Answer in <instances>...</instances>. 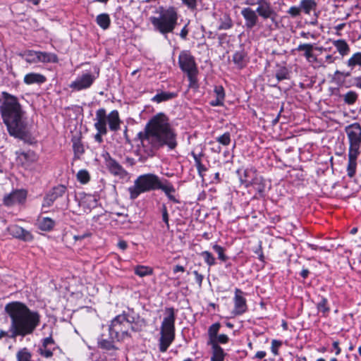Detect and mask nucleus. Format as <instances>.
Segmentation results:
<instances>
[{
  "label": "nucleus",
  "mask_w": 361,
  "mask_h": 361,
  "mask_svg": "<svg viewBox=\"0 0 361 361\" xmlns=\"http://www.w3.org/2000/svg\"><path fill=\"white\" fill-rule=\"evenodd\" d=\"M118 247L122 250H125L127 247H128V244L125 241V240H120L118 243Z\"/></svg>",
  "instance_id": "64"
},
{
  "label": "nucleus",
  "mask_w": 361,
  "mask_h": 361,
  "mask_svg": "<svg viewBox=\"0 0 361 361\" xmlns=\"http://www.w3.org/2000/svg\"><path fill=\"white\" fill-rule=\"evenodd\" d=\"M178 14L176 8H159L158 16H152L150 22L154 30L167 37L169 33H173L178 25Z\"/></svg>",
  "instance_id": "5"
},
{
  "label": "nucleus",
  "mask_w": 361,
  "mask_h": 361,
  "mask_svg": "<svg viewBox=\"0 0 361 361\" xmlns=\"http://www.w3.org/2000/svg\"><path fill=\"white\" fill-rule=\"evenodd\" d=\"M152 269L145 266H137L135 268V274L140 277L152 274Z\"/></svg>",
  "instance_id": "37"
},
{
  "label": "nucleus",
  "mask_w": 361,
  "mask_h": 361,
  "mask_svg": "<svg viewBox=\"0 0 361 361\" xmlns=\"http://www.w3.org/2000/svg\"><path fill=\"white\" fill-rule=\"evenodd\" d=\"M357 99V94L355 92L349 91L343 95L344 102L348 104H354Z\"/></svg>",
  "instance_id": "43"
},
{
  "label": "nucleus",
  "mask_w": 361,
  "mask_h": 361,
  "mask_svg": "<svg viewBox=\"0 0 361 361\" xmlns=\"http://www.w3.org/2000/svg\"><path fill=\"white\" fill-rule=\"evenodd\" d=\"M27 192L23 190H17L4 197V204L6 206H12L16 204L22 203L25 201Z\"/></svg>",
  "instance_id": "18"
},
{
  "label": "nucleus",
  "mask_w": 361,
  "mask_h": 361,
  "mask_svg": "<svg viewBox=\"0 0 361 361\" xmlns=\"http://www.w3.org/2000/svg\"><path fill=\"white\" fill-rule=\"evenodd\" d=\"M105 109L102 108L96 111L94 126L97 130L94 140L99 143L103 142L102 136L106 135L107 128L105 126Z\"/></svg>",
  "instance_id": "11"
},
{
  "label": "nucleus",
  "mask_w": 361,
  "mask_h": 361,
  "mask_svg": "<svg viewBox=\"0 0 361 361\" xmlns=\"http://www.w3.org/2000/svg\"><path fill=\"white\" fill-rule=\"evenodd\" d=\"M209 104L213 106H222L224 104V100H221L220 99H217L216 97L214 99H212Z\"/></svg>",
  "instance_id": "60"
},
{
  "label": "nucleus",
  "mask_w": 361,
  "mask_h": 361,
  "mask_svg": "<svg viewBox=\"0 0 361 361\" xmlns=\"http://www.w3.org/2000/svg\"><path fill=\"white\" fill-rule=\"evenodd\" d=\"M73 151L75 155L80 156L84 153V147L82 142L79 140H75L73 144Z\"/></svg>",
  "instance_id": "48"
},
{
  "label": "nucleus",
  "mask_w": 361,
  "mask_h": 361,
  "mask_svg": "<svg viewBox=\"0 0 361 361\" xmlns=\"http://www.w3.org/2000/svg\"><path fill=\"white\" fill-rule=\"evenodd\" d=\"M163 190L165 194L167 195V197L172 200L174 202H177L176 197L172 195V193L175 192V188L174 187L169 183L168 181L166 180V183L164 184L161 181L160 183V188H159V190Z\"/></svg>",
  "instance_id": "29"
},
{
  "label": "nucleus",
  "mask_w": 361,
  "mask_h": 361,
  "mask_svg": "<svg viewBox=\"0 0 361 361\" xmlns=\"http://www.w3.org/2000/svg\"><path fill=\"white\" fill-rule=\"evenodd\" d=\"M332 345H333V348L335 350V354L336 355H338L341 352V349L339 347V342L337 341H335L333 342Z\"/></svg>",
  "instance_id": "62"
},
{
  "label": "nucleus",
  "mask_w": 361,
  "mask_h": 361,
  "mask_svg": "<svg viewBox=\"0 0 361 361\" xmlns=\"http://www.w3.org/2000/svg\"><path fill=\"white\" fill-rule=\"evenodd\" d=\"M282 342L278 340H272L271 350L274 355H279V348L281 346Z\"/></svg>",
  "instance_id": "52"
},
{
  "label": "nucleus",
  "mask_w": 361,
  "mask_h": 361,
  "mask_svg": "<svg viewBox=\"0 0 361 361\" xmlns=\"http://www.w3.org/2000/svg\"><path fill=\"white\" fill-rule=\"evenodd\" d=\"M215 97L224 101L225 92L222 86H216L214 90Z\"/></svg>",
  "instance_id": "53"
},
{
  "label": "nucleus",
  "mask_w": 361,
  "mask_h": 361,
  "mask_svg": "<svg viewBox=\"0 0 361 361\" xmlns=\"http://www.w3.org/2000/svg\"><path fill=\"white\" fill-rule=\"evenodd\" d=\"M161 180L154 173L139 176L134 181V185L128 188L130 198L136 199L141 193L159 190Z\"/></svg>",
  "instance_id": "7"
},
{
  "label": "nucleus",
  "mask_w": 361,
  "mask_h": 361,
  "mask_svg": "<svg viewBox=\"0 0 361 361\" xmlns=\"http://www.w3.org/2000/svg\"><path fill=\"white\" fill-rule=\"evenodd\" d=\"M188 32H189V30L187 28V25H185L183 28L182 30H180V37L183 39H185L186 37H187V35H188Z\"/></svg>",
  "instance_id": "61"
},
{
  "label": "nucleus",
  "mask_w": 361,
  "mask_h": 361,
  "mask_svg": "<svg viewBox=\"0 0 361 361\" xmlns=\"http://www.w3.org/2000/svg\"><path fill=\"white\" fill-rule=\"evenodd\" d=\"M105 126L108 123L109 129L111 131L116 132L120 129L121 120L118 111L114 110L111 111L108 115L105 111Z\"/></svg>",
  "instance_id": "20"
},
{
  "label": "nucleus",
  "mask_w": 361,
  "mask_h": 361,
  "mask_svg": "<svg viewBox=\"0 0 361 361\" xmlns=\"http://www.w3.org/2000/svg\"><path fill=\"white\" fill-rule=\"evenodd\" d=\"M54 221L49 217H43L38 220V227L44 231H49L54 226Z\"/></svg>",
  "instance_id": "30"
},
{
  "label": "nucleus",
  "mask_w": 361,
  "mask_h": 361,
  "mask_svg": "<svg viewBox=\"0 0 361 361\" xmlns=\"http://www.w3.org/2000/svg\"><path fill=\"white\" fill-rule=\"evenodd\" d=\"M105 162L108 170L114 176L120 178H124L127 176L128 172L117 161L111 158L109 154H107L105 158Z\"/></svg>",
  "instance_id": "15"
},
{
  "label": "nucleus",
  "mask_w": 361,
  "mask_h": 361,
  "mask_svg": "<svg viewBox=\"0 0 361 361\" xmlns=\"http://www.w3.org/2000/svg\"><path fill=\"white\" fill-rule=\"evenodd\" d=\"M5 312L11 319V338L32 334L40 322V316L37 312L31 311L25 304L20 302L8 303L5 306Z\"/></svg>",
  "instance_id": "3"
},
{
  "label": "nucleus",
  "mask_w": 361,
  "mask_h": 361,
  "mask_svg": "<svg viewBox=\"0 0 361 361\" xmlns=\"http://www.w3.org/2000/svg\"><path fill=\"white\" fill-rule=\"evenodd\" d=\"M140 145L137 146V154L145 161L152 157L155 152L168 147L173 149L177 146L176 133L171 126L169 118L162 113L152 117L146 125L144 131L137 135Z\"/></svg>",
  "instance_id": "1"
},
{
  "label": "nucleus",
  "mask_w": 361,
  "mask_h": 361,
  "mask_svg": "<svg viewBox=\"0 0 361 361\" xmlns=\"http://www.w3.org/2000/svg\"><path fill=\"white\" fill-rule=\"evenodd\" d=\"M146 325L144 319L131 314H121L112 319L109 326V336L112 340L122 341L130 336V329L140 331Z\"/></svg>",
  "instance_id": "4"
},
{
  "label": "nucleus",
  "mask_w": 361,
  "mask_h": 361,
  "mask_svg": "<svg viewBox=\"0 0 361 361\" xmlns=\"http://www.w3.org/2000/svg\"><path fill=\"white\" fill-rule=\"evenodd\" d=\"M99 345L101 348L106 350H111L116 349L115 346L111 341L103 339L99 341Z\"/></svg>",
  "instance_id": "50"
},
{
  "label": "nucleus",
  "mask_w": 361,
  "mask_h": 361,
  "mask_svg": "<svg viewBox=\"0 0 361 361\" xmlns=\"http://www.w3.org/2000/svg\"><path fill=\"white\" fill-rule=\"evenodd\" d=\"M361 66V53L354 54L348 61V66L353 68L355 66Z\"/></svg>",
  "instance_id": "41"
},
{
  "label": "nucleus",
  "mask_w": 361,
  "mask_h": 361,
  "mask_svg": "<svg viewBox=\"0 0 361 361\" xmlns=\"http://www.w3.org/2000/svg\"><path fill=\"white\" fill-rule=\"evenodd\" d=\"M228 337L226 334H220L215 338V343L219 345V343L225 344L228 342Z\"/></svg>",
  "instance_id": "54"
},
{
  "label": "nucleus",
  "mask_w": 361,
  "mask_h": 361,
  "mask_svg": "<svg viewBox=\"0 0 361 361\" xmlns=\"http://www.w3.org/2000/svg\"><path fill=\"white\" fill-rule=\"evenodd\" d=\"M96 22L102 29H107L111 23L109 16L107 13H102L97 16Z\"/></svg>",
  "instance_id": "35"
},
{
  "label": "nucleus",
  "mask_w": 361,
  "mask_h": 361,
  "mask_svg": "<svg viewBox=\"0 0 361 361\" xmlns=\"http://www.w3.org/2000/svg\"><path fill=\"white\" fill-rule=\"evenodd\" d=\"M53 344H54V341L51 336H49L43 339L42 346L49 347L50 345Z\"/></svg>",
  "instance_id": "58"
},
{
  "label": "nucleus",
  "mask_w": 361,
  "mask_h": 361,
  "mask_svg": "<svg viewBox=\"0 0 361 361\" xmlns=\"http://www.w3.org/2000/svg\"><path fill=\"white\" fill-rule=\"evenodd\" d=\"M82 205L90 210L91 208L95 207L97 205V200L92 195H87L82 201Z\"/></svg>",
  "instance_id": "38"
},
{
  "label": "nucleus",
  "mask_w": 361,
  "mask_h": 361,
  "mask_svg": "<svg viewBox=\"0 0 361 361\" xmlns=\"http://www.w3.org/2000/svg\"><path fill=\"white\" fill-rule=\"evenodd\" d=\"M20 56L29 63H38V55L37 51L26 50L20 54Z\"/></svg>",
  "instance_id": "34"
},
{
  "label": "nucleus",
  "mask_w": 361,
  "mask_h": 361,
  "mask_svg": "<svg viewBox=\"0 0 361 361\" xmlns=\"http://www.w3.org/2000/svg\"><path fill=\"white\" fill-rule=\"evenodd\" d=\"M66 192V188L63 185H58L53 188L44 197L43 207H50L59 198Z\"/></svg>",
  "instance_id": "16"
},
{
  "label": "nucleus",
  "mask_w": 361,
  "mask_h": 361,
  "mask_svg": "<svg viewBox=\"0 0 361 361\" xmlns=\"http://www.w3.org/2000/svg\"><path fill=\"white\" fill-rule=\"evenodd\" d=\"M189 9L195 10L197 8V0H181Z\"/></svg>",
  "instance_id": "56"
},
{
  "label": "nucleus",
  "mask_w": 361,
  "mask_h": 361,
  "mask_svg": "<svg viewBox=\"0 0 361 361\" xmlns=\"http://www.w3.org/2000/svg\"><path fill=\"white\" fill-rule=\"evenodd\" d=\"M360 153L348 152V164L347 167L348 176L350 178L353 177L357 166V158Z\"/></svg>",
  "instance_id": "22"
},
{
  "label": "nucleus",
  "mask_w": 361,
  "mask_h": 361,
  "mask_svg": "<svg viewBox=\"0 0 361 361\" xmlns=\"http://www.w3.org/2000/svg\"><path fill=\"white\" fill-rule=\"evenodd\" d=\"M23 81L27 85L42 84L46 81V78L39 73H30L25 75Z\"/></svg>",
  "instance_id": "23"
},
{
  "label": "nucleus",
  "mask_w": 361,
  "mask_h": 361,
  "mask_svg": "<svg viewBox=\"0 0 361 361\" xmlns=\"http://www.w3.org/2000/svg\"><path fill=\"white\" fill-rule=\"evenodd\" d=\"M216 140L224 146H228L230 145L231 141V133L229 132H226L223 135L217 137Z\"/></svg>",
  "instance_id": "42"
},
{
  "label": "nucleus",
  "mask_w": 361,
  "mask_h": 361,
  "mask_svg": "<svg viewBox=\"0 0 361 361\" xmlns=\"http://www.w3.org/2000/svg\"><path fill=\"white\" fill-rule=\"evenodd\" d=\"M288 71L286 68L283 67L279 69L276 73V77L278 81H281L287 78Z\"/></svg>",
  "instance_id": "51"
},
{
  "label": "nucleus",
  "mask_w": 361,
  "mask_h": 361,
  "mask_svg": "<svg viewBox=\"0 0 361 361\" xmlns=\"http://www.w3.org/2000/svg\"><path fill=\"white\" fill-rule=\"evenodd\" d=\"M176 314L173 307L165 309V317L161 324L159 350L165 353L175 340Z\"/></svg>",
  "instance_id": "6"
},
{
  "label": "nucleus",
  "mask_w": 361,
  "mask_h": 361,
  "mask_svg": "<svg viewBox=\"0 0 361 361\" xmlns=\"http://www.w3.org/2000/svg\"><path fill=\"white\" fill-rule=\"evenodd\" d=\"M161 212H162V220L166 224V227L169 228V214H168L166 207L164 204L162 205Z\"/></svg>",
  "instance_id": "55"
},
{
  "label": "nucleus",
  "mask_w": 361,
  "mask_h": 361,
  "mask_svg": "<svg viewBox=\"0 0 361 361\" xmlns=\"http://www.w3.org/2000/svg\"><path fill=\"white\" fill-rule=\"evenodd\" d=\"M77 179L82 184H86L89 182L90 176L87 170H80L77 173Z\"/></svg>",
  "instance_id": "39"
},
{
  "label": "nucleus",
  "mask_w": 361,
  "mask_h": 361,
  "mask_svg": "<svg viewBox=\"0 0 361 361\" xmlns=\"http://www.w3.org/2000/svg\"><path fill=\"white\" fill-rule=\"evenodd\" d=\"M240 180L245 187L252 185L259 192L264 191L263 180L257 176L256 170L253 168L245 169L243 173L240 174Z\"/></svg>",
  "instance_id": "9"
},
{
  "label": "nucleus",
  "mask_w": 361,
  "mask_h": 361,
  "mask_svg": "<svg viewBox=\"0 0 361 361\" xmlns=\"http://www.w3.org/2000/svg\"><path fill=\"white\" fill-rule=\"evenodd\" d=\"M193 157L198 173L201 177H203V173L207 171V168L201 163L200 159L197 155L193 154Z\"/></svg>",
  "instance_id": "49"
},
{
  "label": "nucleus",
  "mask_w": 361,
  "mask_h": 361,
  "mask_svg": "<svg viewBox=\"0 0 361 361\" xmlns=\"http://www.w3.org/2000/svg\"><path fill=\"white\" fill-rule=\"evenodd\" d=\"M298 51H303L304 56L310 63L317 62V56L313 54L314 44H300L296 49Z\"/></svg>",
  "instance_id": "21"
},
{
  "label": "nucleus",
  "mask_w": 361,
  "mask_h": 361,
  "mask_svg": "<svg viewBox=\"0 0 361 361\" xmlns=\"http://www.w3.org/2000/svg\"><path fill=\"white\" fill-rule=\"evenodd\" d=\"M95 78L90 73H85L78 76L69 87L74 91H80L89 88L94 82Z\"/></svg>",
  "instance_id": "13"
},
{
  "label": "nucleus",
  "mask_w": 361,
  "mask_h": 361,
  "mask_svg": "<svg viewBox=\"0 0 361 361\" xmlns=\"http://www.w3.org/2000/svg\"><path fill=\"white\" fill-rule=\"evenodd\" d=\"M38 55V63H56L58 61V57L55 54L37 51Z\"/></svg>",
  "instance_id": "25"
},
{
  "label": "nucleus",
  "mask_w": 361,
  "mask_h": 361,
  "mask_svg": "<svg viewBox=\"0 0 361 361\" xmlns=\"http://www.w3.org/2000/svg\"><path fill=\"white\" fill-rule=\"evenodd\" d=\"M317 6L315 0H301L300 3V10L305 14H310L312 11L316 9Z\"/></svg>",
  "instance_id": "28"
},
{
  "label": "nucleus",
  "mask_w": 361,
  "mask_h": 361,
  "mask_svg": "<svg viewBox=\"0 0 361 361\" xmlns=\"http://www.w3.org/2000/svg\"><path fill=\"white\" fill-rule=\"evenodd\" d=\"M1 95L3 101L0 105V114L8 134L25 140L30 137V130L18 99L6 92H3Z\"/></svg>",
  "instance_id": "2"
},
{
  "label": "nucleus",
  "mask_w": 361,
  "mask_h": 361,
  "mask_svg": "<svg viewBox=\"0 0 361 361\" xmlns=\"http://www.w3.org/2000/svg\"><path fill=\"white\" fill-rule=\"evenodd\" d=\"M233 302L234 308L232 311L233 315H241L247 310V301L243 297V292L238 288H235V290Z\"/></svg>",
  "instance_id": "14"
},
{
  "label": "nucleus",
  "mask_w": 361,
  "mask_h": 361,
  "mask_svg": "<svg viewBox=\"0 0 361 361\" xmlns=\"http://www.w3.org/2000/svg\"><path fill=\"white\" fill-rule=\"evenodd\" d=\"M186 73H187V75H188V80L190 82L189 87L197 88L198 87L197 77H196L197 73V70L195 71Z\"/></svg>",
  "instance_id": "44"
},
{
  "label": "nucleus",
  "mask_w": 361,
  "mask_h": 361,
  "mask_svg": "<svg viewBox=\"0 0 361 361\" xmlns=\"http://www.w3.org/2000/svg\"><path fill=\"white\" fill-rule=\"evenodd\" d=\"M300 8L297 6H291L288 11V13L290 14L292 17H296L300 13Z\"/></svg>",
  "instance_id": "57"
},
{
  "label": "nucleus",
  "mask_w": 361,
  "mask_h": 361,
  "mask_svg": "<svg viewBox=\"0 0 361 361\" xmlns=\"http://www.w3.org/2000/svg\"><path fill=\"white\" fill-rule=\"evenodd\" d=\"M245 56L246 54L244 51H238L233 56V61L238 67L241 68L246 64Z\"/></svg>",
  "instance_id": "31"
},
{
  "label": "nucleus",
  "mask_w": 361,
  "mask_h": 361,
  "mask_svg": "<svg viewBox=\"0 0 361 361\" xmlns=\"http://www.w3.org/2000/svg\"><path fill=\"white\" fill-rule=\"evenodd\" d=\"M213 250L217 253L218 257L222 262H226L228 257L224 254V249L223 247L216 244L213 245Z\"/></svg>",
  "instance_id": "46"
},
{
  "label": "nucleus",
  "mask_w": 361,
  "mask_h": 361,
  "mask_svg": "<svg viewBox=\"0 0 361 361\" xmlns=\"http://www.w3.org/2000/svg\"><path fill=\"white\" fill-rule=\"evenodd\" d=\"M333 44L341 56H345L350 51L349 45L344 39L334 40Z\"/></svg>",
  "instance_id": "26"
},
{
  "label": "nucleus",
  "mask_w": 361,
  "mask_h": 361,
  "mask_svg": "<svg viewBox=\"0 0 361 361\" xmlns=\"http://www.w3.org/2000/svg\"><path fill=\"white\" fill-rule=\"evenodd\" d=\"M193 274L195 276L196 282L198 283V285L200 286H201L203 279H204L203 276L202 274H199L197 271H194Z\"/></svg>",
  "instance_id": "59"
},
{
  "label": "nucleus",
  "mask_w": 361,
  "mask_h": 361,
  "mask_svg": "<svg viewBox=\"0 0 361 361\" xmlns=\"http://www.w3.org/2000/svg\"><path fill=\"white\" fill-rule=\"evenodd\" d=\"M317 308L319 312H322L323 315H326L329 313L330 309L328 306V301L326 298H322L321 301L318 302Z\"/></svg>",
  "instance_id": "40"
},
{
  "label": "nucleus",
  "mask_w": 361,
  "mask_h": 361,
  "mask_svg": "<svg viewBox=\"0 0 361 361\" xmlns=\"http://www.w3.org/2000/svg\"><path fill=\"white\" fill-rule=\"evenodd\" d=\"M8 231L12 236L22 240L30 242L33 239V236L30 231L17 225L10 226Z\"/></svg>",
  "instance_id": "19"
},
{
  "label": "nucleus",
  "mask_w": 361,
  "mask_h": 361,
  "mask_svg": "<svg viewBox=\"0 0 361 361\" xmlns=\"http://www.w3.org/2000/svg\"><path fill=\"white\" fill-rule=\"evenodd\" d=\"M16 360L17 361H32V354L27 348H21L16 352Z\"/></svg>",
  "instance_id": "27"
},
{
  "label": "nucleus",
  "mask_w": 361,
  "mask_h": 361,
  "mask_svg": "<svg viewBox=\"0 0 361 361\" xmlns=\"http://www.w3.org/2000/svg\"><path fill=\"white\" fill-rule=\"evenodd\" d=\"M219 329V323H214L209 326L208 330L209 340L207 341V345L215 343V338H216V336H218Z\"/></svg>",
  "instance_id": "33"
},
{
  "label": "nucleus",
  "mask_w": 361,
  "mask_h": 361,
  "mask_svg": "<svg viewBox=\"0 0 361 361\" xmlns=\"http://www.w3.org/2000/svg\"><path fill=\"white\" fill-rule=\"evenodd\" d=\"M241 15L245 20V26L247 29L251 30L257 25L259 16L256 10H253L250 7H245L241 10Z\"/></svg>",
  "instance_id": "17"
},
{
  "label": "nucleus",
  "mask_w": 361,
  "mask_h": 361,
  "mask_svg": "<svg viewBox=\"0 0 361 361\" xmlns=\"http://www.w3.org/2000/svg\"><path fill=\"white\" fill-rule=\"evenodd\" d=\"M55 348L52 350L49 347L40 346L38 349V352L40 355L45 358H50L53 356L54 350Z\"/></svg>",
  "instance_id": "45"
},
{
  "label": "nucleus",
  "mask_w": 361,
  "mask_h": 361,
  "mask_svg": "<svg viewBox=\"0 0 361 361\" xmlns=\"http://www.w3.org/2000/svg\"><path fill=\"white\" fill-rule=\"evenodd\" d=\"M345 131L349 141V152L360 153L361 145V126L358 123H354L348 126Z\"/></svg>",
  "instance_id": "8"
},
{
  "label": "nucleus",
  "mask_w": 361,
  "mask_h": 361,
  "mask_svg": "<svg viewBox=\"0 0 361 361\" xmlns=\"http://www.w3.org/2000/svg\"><path fill=\"white\" fill-rule=\"evenodd\" d=\"M178 63L180 69L185 73L197 71L195 58L189 51H182L178 56Z\"/></svg>",
  "instance_id": "12"
},
{
  "label": "nucleus",
  "mask_w": 361,
  "mask_h": 361,
  "mask_svg": "<svg viewBox=\"0 0 361 361\" xmlns=\"http://www.w3.org/2000/svg\"><path fill=\"white\" fill-rule=\"evenodd\" d=\"M233 27V21L230 16L227 14H225L222 18H221V23L218 27V30H228Z\"/></svg>",
  "instance_id": "36"
},
{
  "label": "nucleus",
  "mask_w": 361,
  "mask_h": 361,
  "mask_svg": "<svg viewBox=\"0 0 361 361\" xmlns=\"http://www.w3.org/2000/svg\"><path fill=\"white\" fill-rule=\"evenodd\" d=\"M91 235V233L90 232H86L82 235H74L73 238L75 240H81L85 238H88Z\"/></svg>",
  "instance_id": "63"
},
{
  "label": "nucleus",
  "mask_w": 361,
  "mask_h": 361,
  "mask_svg": "<svg viewBox=\"0 0 361 361\" xmlns=\"http://www.w3.org/2000/svg\"><path fill=\"white\" fill-rule=\"evenodd\" d=\"M176 97V94L173 92H161V93H158L154 95L152 100L157 103H160L164 101H167L175 98Z\"/></svg>",
  "instance_id": "32"
},
{
  "label": "nucleus",
  "mask_w": 361,
  "mask_h": 361,
  "mask_svg": "<svg viewBox=\"0 0 361 361\" xmlns=\"http://www.w3.org/2000/svg\"><path fill=\"white\" fill-rule=\"evenodd\" d=\"M256 4L257 5L256 11L258 16L264 20L270 19L276 26H278L276 20L277 13L274 10L271 4L267 0H257Z\"/></svg>",
  "instance_id": "10"
},
{
  "label": "nucleus",
  "mask_w": 361,
  "mask_h": 361,
  "mask_svg": "<svg viewBox=\"0 0 361 361\" xmlns=\"http://www.w3.org/2000/svg\"><path fill=\"white\" fill-rule=\"evenodd\" d=\"M202 256L204 257L205 262L209 266H213L216 264V259L211 252L204 251L202 252Z\"/></svg>",
  "instance_id": "47"
},
{
  "label": "nucleus",
  "mask_w": 361,
  "mask_h": 361,
  "mask_svg": "<svg viewBox=\"0 0 361 361\" xmlns=\"http://www.w3.org/2000/svg\"><path fill=\"white\" fill-rule=\"evenodd\" d=\"M208 345L212 346V355L211 357V361H224L226 353L224 349L216 343Z\"/></svg>",
  "instance_id": "24"
}]
</instances>
